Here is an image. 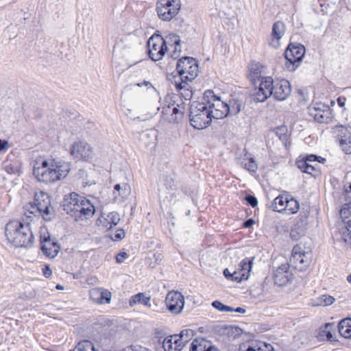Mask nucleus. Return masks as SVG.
I'll list each match as a JSON object with an SVG mask.
<instances>
[{
    "label": "nucleus",
    "mask_w": 351,
    "mask_h": 351,
    "mask_svg": "<svg viewBox=\"0 0 351 351\" xmlns=\"http://www.w3.org/2000/svg\"><path fill=\"white\" fill-rule=\"evenodd\" d=\"M5 236L12 244L17 247H30L34 240L29 223L12 221L5 226Z\"/></svg>",
    "instance_id": "nucleus-1"
},
{
    "label": "nucleus",
    "mask_w": 351,
    "mask_h": 351,
    "mask_svg": "<svg viewBox=\"0 0 351 351\" xmlns=\"http://www.w3.org/2000/svg\"><path fill=\"white\" fill-rule=\"evenodd\" d=\"M137 86H139V87H141L143 86H145L147 89H149V88H153L154 89V87L153 86V85L152 84V83L150 82H148V81H145L144 80L143 82L141 83H138L137 84Z\"/></svg>",
    "instance_id": "nucleus-53"
},
{
    "label": "nucleus",
    "mask_w": 351,
    "mask_h": 351,
    "mask_svg": "<svg viewBox=\"0 0 351 351\" xmlns=\"http://www.w3.org/2000/svg\"><path fill=\"white\" fill-rule=\"evenodd\" d=\"M41 250L49 258H54L60 251L57 242L51 241L46 227H41L40 230Z\"/></svg>",
    "instance_id": "nucleus-13"
},
{
    "label": "nucleus",
    "mask_w": 351,
    "mask_h": 351,
    "mask_svg": "<svg viewBox=\"0 0 351 351\" xmlns=\"http://www.w3.org/2000/svg\"><path fill=\"white\" fill-rule=\"evenodd\" d=\"M125 233L123 229H119L115 233L110 235V238L114 241H119L125 237Z\"/></svg>",
    "instance_id": "nucleus-48"
},
{
    "label": "nucleus",
    "mask_w": 351,
    "mask_h": 351,
    "mask_svg": "<svg viewBox=\"0 0 351 351\" xmlns=\"http://www.w3.org/2000/svg\"><path fill=\"white\" fill-rule=\"evenodd\" d=\"M340 335L346 339H351V318L341 319L338 324Z\"/></svg>",
    "instance_id": "nucleus-33"
},
{
    "label": "nucleus",
    "mask_w": 351,
    "mask_h": 351,
    "mask_svg": "<svg viewBox=\"0 0 351 351\" xmlns=\"http://www.w3.org/2000/svg\"><path fill=\"white\" fill-rule=\"evenodd\" d=\"M345 101H346L345 98L339 97L337 99V103H338L339 106L341 107H343L345 105Z\"/></svg>",
    "instance_id": "nucleus-57"
},
{
    "label": "nucleus",
    "mask_w": 351,
    "mask_h": 351,
    "mask_svg": "<svg viewBox=\"0 0 351 351\" xmlns=\"http://www.w3.org/2000/svg\"><path fill=\"white\" fill-rule=\"evenodd\" d=\"M179 339L182 346L184 348L185 345L191 339L193 335V331L192 330H182L179 335H175Z\"/></svg>",
    "instance_id": "nucleus-40"
},
{
    "label": "nucleus",
    "mask_w": 351,
    "mask_h": 351,
    "mask_svg": "<svg viewBox=\"0 0 351 351\" xmlns=\"http://www.w3.org/2000/svg\"><path fill=\"white\" fill-rule=\"evenodd\" d=\"M131 194V187L129 184L123 182L117 184L112 191V201L114 203H123Z\"/></svg>",
    "instance_id": "nucleus-27"
},
{
    "label": "nucleus",
    "mask_w": 351,
    "mask_h": 351,
    "mask_svg": "<svg viewBox=\"0 0 351 351\" xmlns=\"http://www.w3.org/2000/svg\"><path fill=\"white\" fill-rule=\"evenodd\" d=\"M335 330V325L332 323L326 324L324 329L322 330V335L325 336L326 339L330 341H335V337H333V332Z\"/></svg>",
    "instance_id": "nucleus-38"
},
{
    "label": "nucleus",
    "mask_w": 351,
    "mask_h": 351,
    "mask_svg": "<svg viewBox=\"0 0 351 351\" xmlns=\"http://www.w3.org/2000/svg\"><path fill=\"white\" fill-rule=\"evenodd\" d=\"M186 112V107L183 102L181 104H173L168 105L167 108H163L162 113L167 116L169 122L173 123H180L184 118Z\"/></svg>",
    "instance_id": "nucleus-20"
},
{
    "label": "nucleus",
    "mask_w": 351,
    "mask_h": 351,
    "mask_svg": "<svg viewBox=\"0 0 351 351\" xmlns=\"http://www.w3.org/2000/svg\"><path fill=\"white\" fill-rule=\"evenodd\" d=\"M254 258H245L240 262L238 267L234 270V280L240 282L248 278L252 270Z\"/></svg>",
    "instance_id": "nucleus-24"
},
{
    "label": "nucleus",
    "mask_w": 351,
    "mask_h": 351,
    "mask_svg": "<svg viewBox=\"0 0 351 351\" xmlns=\"http://www.w3.org/2000/svg\"><path fill=\"white\" fill-rule=\"evenodd\" d=\"M176 69L178 73L174 79L193 81L198 73V64L196 60L190 57H184L177 63Z\"/></svg>",
    "instance_id": "nucleus-8"
},
{
    "label": "nucleus",
    "mask_w": 351,
    "mask_h": 351,
    "mask_svg": "<svg viewBox=\"0 0 351 351\" xmlns=\"http://www.w3.org/2000/svg\"><path fill=\"white\" fill-rule=\"evenodd\" d=\"M180 7V0H158L156 11L161 20L169 21L178 14Z\"/></svg>",
    "instance_id": "nucleus-10"
},
{
    "label": "nucleus",
    "mask_w": 351,
    "mask_h": 351,
    "mask_svg": "<svg viewBox=\"0 0 351 351\" xmlns=\"http://www.w3.org/2000/svg\"><path fill=\"white\" fill-rule=\"evenodd\" d=\"M239 350L240 351H274L271 344L262 341L244 343L240 346Z\"/></svg>",
    "instance_id": "nucleus-30"
},
{
    "label": "nucleus",
    "mask_w": 351,
    "mask_h": 351,
    "mask_svg": "<svg viewBox=\"0 0 351 351\" xmlns=\"http://www.w3.org/2000/svg\"><path fill=\"white\" fill-rule=\"evenodd\" d=\"M128 257V255L125 252H121L119 253L116 256V261L117 263H122L124 262L125 260H126Z\"/></svg>",
    "instance_id": "nucleus-49"
},
{
    "label": "nucleus",
    "mask_w": 351,
    "mask_h": 351,
    "mask_svg": "<svg viewBox=\"0 0 351 351\" xmlns=\"http://www.w3.org/2000/svg\"><path fill=\"white\" fill-rule=\"evenodd\" d=\"M181 51L180 43L169 47L167 49L169 56L174 60L178 59L180 56Z\"/></svg>",
    "instance_id": "nucleus-42"
},
{
    "label": "nucleus",
    "mask_w": 351,
    "mask_h": 351,
    "mask_svg": "<svg viewBox=\"0 0 351 351\" xmlns=\"http://www.w3.org/2000/svg\"><path fill=\"white\" fill-rule=\"evenodd\" d=\"M227 107L229 108L228 114H237L241 111V104L238 100L231 99L227 103Z\"/></svg>",
    "instance_id": "nucleus-41"
},
{
    "label": "nucleus",
    "mask_w": 351,
    "mask_h": 351,
    "mask_svg": "<svg viewBox=\"0 0 351 351\" xmlns=\"http://www.w3.org/2000/svg\"><path fill=\"white\" fill-rule=\"evenodd\" d=\"M232 312H237L239 313H245V309L241 308V307H237V308H232Z\"/></svg>",
    "instance_id": "nucleus-58"
},
{
    "label": "nucleus",
    "mask_w": 351,
    "mask_h": 351,
    "mask_svg": "<svg viewBox=\"0 0 351 351\" xmlns=\"http://www.w3.org/2000/svg\"><path fill=\"white\" fill-rule=\"evenodd\" d=\"M150 297L146 296L143 293H138L130 298L129 304L130 306H134L136 304H143L147 307H150Z\"/></svg>",
    "instance_id": "nucleus-34"
},
{
    "label": "nucleus",
    "mask_w": 351,
    "mask_h": 351,
    "mask_svg": "<svg viewBox=\"0 0 351 351\" xmlns=\"http://www.w3.org/2000/svg\"><path fill=\"white\" fill-rule=\"evenodd\" d=\"M63 166L55 160H44L35 162L33 174L36 178L44 183H53L64 178Z\"/></svg>",
    "instance_id": "nucleus-3"
},
{
    "label": "nucleus",
    "mask_w": 351,
    "mask_h": 351,
    "mask_svg": "<svg viewBox=\"0 0 351 351\" xmlns=\"http://www.w3.org/2000/svg\"><path fill=\"white\" fill-rule=\"evenodd\" d=\"M347 281L351 284V274L347 276Z\"/></svg>",
    "instance_id": "nucleus-60"
},
{
    "label": "nucleus",
    "mask_w": 351,
    "mask_h": 351,
    "mask_svg": "<svg viewBox=\"0 0 351 351\" xmlns=\"http://www.w3.org/2000/svg\"><path fill=\"white\" fill-rule=\"evenodd\" d=\"M206 97L208 100L205 104H207L208 110L213 119H221L228 116L229 108L227 107V103L221 97L215 95L211 90L205 92L204 99Z\"/></svg>",
    "instance_id": "nucleus-6"
},
{
    "label": "nucleus",
    "mask_w": 351,
    "mask_h": 351,
    "mask_svg": "<svg viewBox=\"0 0 351 351\" xmlns=\"http://www.w3.org/2000/svg\"><path fill=\"white\" fill-rule=\"evenodd\" d=\"M340 216L343 221L351 220V203L345 204L340 210Z\"/></svg>",
    "instance_id": "nucleus-45"
},
{
    "label": "nucleus",
    "mask_w": 351,
    "mask_h": 351,
    "mask_svg": "<svg viewBox=\"0 0 351 351\" xmlns=\"http://www.w3.org/2000/svg\"><path fill=\"white\" fill-rule=\"evenodd\" d=\"M312 256L310 251H305L302 245L298 244L292 250L291 261L295 267L303 270L308 267Z\"/></svg>",
    "instance_id": "nucleus-11"
},
{
    "label": "nucleus",
    "mask_w": 351,
    "mask_h": 351,
    "mask_svg": "<svg viewBox=\"0 0 351 351\" xmlns=\"http://www.w3.org/2000/svg\"><path fill=\"white\" fill-rule=\"evenodd\" d=\"M149 56L150 58L156 62L161 60L167 52V47L163 45V37L160 35H154L147 42Z\"/></svg>",
    "instance_id": "nucleus-12"
},
{
    "label": "nucleus",
    "mask_w": 351,
    "mask_h": 351,
    "mask_svg": "<svg viewBox=\"0 0 351 351\" xmlns=\"http://www.w3.org/2000/svg\"><path fill=\"white\" fill-rule=\"evenodd\" d=\"M346 226L341 229L340 234L343 241L351 245V220L346 221Z\"/></svg>",
    "instance_id": "nucleus-37"
},
{
    "label": "nucleus",
    "mask_w": 351,
    "mask_h": 351,
    "mask_svg": "<svg viewBox=\"0 0 351 351\" xmlns=\"http://www.w3.org/2000/svg\"><path fill=\"white\" fill-rule=\"evenodd\" d=\"M88 348H90L92 351H95V347L90 341H83L80 342L73 350L70 351H86Z\"/></svg>",
    "instance_id": "nucleus-46"
},
{
    "label": "nucleus",
    "mask_w": 351,
    "mask_h": 351,
    "mask_svg": "<svg viewBox=\"0 0 351 351\" xmlns=\"http://www.w3.org/2000/svg\"><path fill=\"white\" fill-rule=\"evenodd\" d=\"M305 53V49L303 45L290 44L285 51V56L287 60L292 64L295 69V64L300 62Z\"/></svg>",
    "instance_id": "nucleus-22"
},
{
    "label": "nucleus",
    "mask_w": 351,
    "mask_h": 351,
    "mask_svg": "<svg viewBox=\"0 0 351 351\" xmlns=\"http://www.w3.org/2000/svg\"><path fill=\"white\" fill-rule=\"evenodd\" d=\"M69 153L76 161L91 162L95 156V150L92 145L83 140L72 143Z\"/></svg>",
    "instance_id": "nucleus-7"
},
{
    "label": "nucleus",
    "mask_w": 351,
    "mask_h": 351,
    "mask_svg": "<svg viewBox=\"0 0 351 351\" xmlns=\"http://www.w3.org/2000/svg\"><path fill=\"white\" fill-rule=\"evenodd\" d=\"M285 32V25L281 21H277L274 23L271 29V34L268 39L269 45L274 48L278 49L280 45V39L282 38Z\"/></svg>",
    "instance_id": "nucleus-25"
},
{
    "label": "nucleus",
    "mask_w": 351,
    "mask_h": 351,
    "mask_svg": "<svg viewBox=\"0 0 351 351\" xmlns=\"http://www.w3.org/2000/svg\"><path fill=\"white\" fill-rule=\"evenodd\" d=\"M162 348L165 351H180L183 348L182 343L175 335L168 336L163 340Z\"/></svg>",
    "instance_id": "nucleus-31"
},
{
    "label": "nucleus",
    "mask_w": 351,
    "mask_h": 351,
    "mask_svg": "<svg viewBox=\"0 0 351 351\" xmlns=\"http://www.w3.org/2000/svg\"><path fill=\"white\" fill-rule=\"evenodd\" d=\"M254 221L252 219H247V221H245L244 222V226L245 228H250L251 227L253 224H254Z\"/></svg>",
    "instance_id": "nucleus-56"
},
{
    "label": "nucleus",
    "mask_w": 351,
    "mask_h": 351,
    "mask_svg": "<svg viewBox=\"0 0 351 351\" xmlns=\"http://www.w3.org/2000/svg\"><path fill=\"white\" fill-rule=\"evenodd\" d=\"M223 274L226 278L234 280V276H233L234 271L232 273L228 269H225L223 271Z\"/></svg>",
    "instance_id": "nucleus-54"
},
{
    "label": "nucleus",
    "mask_w": 351,
    "mask_h": 351,
    "mask_svg": "<svg viewBox=\"0 0 351 351\" xmlns=\"http://www.w3.org/2000/svg\"><path fill=\"white\" fill-rule=\"evenodd\" d=\"M89 295L92 301L98 304H109L112 298L111 292L102 287L91 289L89 291Z\"/></svg>",
    "instance_id": "nucleus-26"
},
{
    "label": "nucleus",
    "mask_w": 351,
    "mask_h": 351,
    "mask_svg": "<svg viewBox=\"0 0 351 351\" xmlns=\"http://www.w3.org/2000/svg\"><path fill=\"white\" fill-rule=\"evenodd\" d=\"M56 289H58V290H62L64 289V287L62 286V285H56Z\"/></svg>",
    "instance_id": "nucleus-59"
},
{
    "label": "nucleus",
    "mask_w": 351,
    "mask_h": 351,
    "mask_svg": "<svg viewBox=\"0 0 351 351\" xmlns=\"http://www.w3.org/2000/svg\"><path fill=\"white\" fill-rule=\"evenodd\" d=\"M95 208L92 202L84 197L71 193L67 198V214L75 221H84L93 217Z\"/></svg>",
    "instance_id": "nucleus-2"
},
{
    "label": "nucleus",
    "mask_w": 351,
    "mask_h": 351,
    "mask_svg": "<svg viewBox=\"0 0 351 351\" xmlns=\"http://www.w3.org/2000/svg\"><path fill=\"white\" fill-rule=\"evenodd\" d=\"M190 351H219L211 345V343L204 339H195L191 346Z\"/></svg>",
    "instance_id": "nucleus-32"
},
{
    "label": "nucleus",
    "mask_w": 351,
    "mask_h": 351,
    "mask_svg": "<svg viewBox=\"0 0 351 351\" xmlns=\"http://www.w3.org/2000/svg\"><path fill=\"white\" fill-rule=\"evenodd\" d=\"M212 306L221 312H232V307L225 305L218 300L212 302Z\"/></svg>",
    "instance_id": "nucleus-47"
},
{
    "label": "nucleus",
    "mask_w": 351,
    "mask_h": 351,
    "mask_svg": "<svg viewBox=\"0 0 351 351\" xmlns=\"http://www.w3.org/2000/svg\"><path fill=\"white\" fill-rule=\"evenodd\" d=\"M308 229V215L300 214L297 221L291 230L290 236L292 239L298 241L306 234Z\"/></svg>",
    "instance_id": "nucleus-23"
},
{
    "label": "nucleus",
    "mask_w": 351,
    "mask_h": 351,
    "mask_svg": "<svg viewBox=\"0 0 351 351\" xmlns=\"http://www.w3.org/2000/svg\"><path fill=\"white\" fill-rule=\"evenodd\" d=\"M325 160L326 159L321 156L308 155L306 157L304 160L300 161L298 163V166L302 171L315 176L314 173L319 171V166L317 163L312 165L311 162H324Z\"/></svg>",
    "instance_id": "nucleus-21"
},
{
    "label": "nucleus",
    "mask_w": 351,
    "mask_h": 351,
    "mask_svg": "<svg viewBox=\"0 0 351 351\" xmlns=\"http://www.w3.org/2000/svg\"><path fill=\"white\" fill-rule=\"evenodd\" d=\"M23 212L27 218L42 217L45 221L51 220L53 208L49 196L43 191L36 193L34 201L24 205Z\"/></svg>",
    "instance_id": "nucleus-4"
},
{
    "label": "nucleus",
    "mask_w": 351,
    "mask_h": 351,
    "mask_svg": "<svg viewBox=\"0 0 351 351\" xmlns=\"http://www.w3.org/2000/svg\"><path fill=\"white\" fill-rule=\"evenodd\" d=\"M272 95V78L271 77H261L259 86L254 88L252 99L256 102H264Z\"/></svg>",
    "instance_id": "nucleus-16"
},
{
    "label": "nucleus",
    "mask_w": 351,
    "mask_h": 351,
    "mask_svg": "<svg viewBox=\"0 0 351 351\" xmlns=\"http://www.w3.org/2000/svg\"><path fill=\"white\" fill-rule=\"evenodd\" d=\"M212 117L204 102H194L191 106L190 122L195 129L202 130L210 125Z\"/></svg>",
    "instance_id": "nucleus-5"
},
{
    "label": "nucleus",
    "mask_w": 351,
    "mask_h": 351,
    "mask_svg": "<svg viewBox=\"0 0 351 351\" xmlns=\"http://www.w3.org/2000/svg\"><path fill=\"white\" fill-rule=\"evenodd\" d=\"M189 81L174 79L173 84L176 90L180 93L182 97L188 101L192 98L193 91L191 86L188 84Z\"/></svg>",
    "instance_id": "nucleus-29"
},
{
    "label": "nucleus",
    "mask_w": 351,
    "mask_h": 351,
    "mask_svg": "<svg viewBox=\"0 0 351 351\" xmlns=\"http://www.w3.org/2000/svg\"><path fill=\"white\" fill-rule=\"evenodd\" d=\"M291 88L288 80H272V96L278 101L285 100L291 94Z\"/></svg>",
    "instance_id": "nucleus-19"
},
{
    "label": "nucleus",
    "mask_w": 351,
    "mask_h": 351,
    "mask_svg": "<svg viewBox=\"0 0 351 351\" xmlns=\"http://www.w3.org/2000/svg\"><path fill=\"white\" fill-rule=\"evenodd\" d=\"M165 186H167V188H168V189H170L171 190H173L176 189L175 182L171 178H167L165 180Z\"/></svg>",
    "instance_id": "nucleus-52"
},
{
    "label": "nucleus",
    "mask_w": 351,
    "mask_h": 351,
    "mask_svg": "<svg viewBox=\"0 0 351 351\" xmlns=\"http://www.w3.org/2000/svg\"><path fill=\"white\" fill-rule=\"evenodd\" d=\"M293 274L290 270L289 263L280 265L273 273L274 284L278 287L289 285L293 280Z\"/></svg>",
    "instance_id": "nucleus-18"
},
{
    "label": "nucleus",
    "mask_w": 351,
    "mask_h": 351,
    "mask_svg": "<svg viewBox=\"0 0 351 351\" xmlns=\"http://www.w3.org/2000/svg\"><path fill=\"white\" fill-rule=\"evenodd\" d=\"M335 301L334 297L324 294L322 295L314 300L313 305L314 306H327L332 304Z\"/></svg>",
    "instance_id": "nucleus-36"
},
{
    "label": "nucleus",
    "mask_w": 351,
    "mask_h": 351,
    "mask_svg": "<svg viewBox=\"0 0 351 351\" xmlns=\"http://www.w3.org/2000/svg\"><path fill=\"white\" fill-rule=\"evenodd\" d=\"M165 302L168 310L171 313L177 315L184 308V298L180 292L171 291L167 295Z\"/></svg>",
    "instance_id": "nucleus-17"
},
{
    "label": "nucleus",
    "mask_w": 351,
    "mask_h": 351,
    "mask_svg": "<svg viewBox=\"0 0 351 351\" xmlns=\"http://www.w3.org/2000/svg\"><path fill=\"white\" fill-rule=\"evenodd\" d=\"M309 115L320 123H328L332 116L330 107L322 103L313 104L308 107Z\"/></svg>",
    "instance_id": "nucleus-15"
},
{
    "label": "nucleus",
    "mask_w": 351,
    "mask_h": 351,
    "mask_svg": "<svg viewBox=\"0 0 351 351\" xmlns=\"http://www.w3.org/2000/svg\"><path fill=\"white\" fill-rule=\"evenodd\" d=\"M332 134L339 141L342 150L346 154H351V128L337 125L332 128Z\"/></svg>",
    "instance_id": "nucleus-14"
},
{
    "label": "nucleus",
    "mask_w": 351,
    "mask_h": 351,
    "mask_svg": "<svg viewBox=\"0 0 351 351\" xmlns=\"http://www.w3.org/2000/svg\"><path fill=\"white\" fill-rule=\"evenodd\" d=\"M262 66L258 62H252L249 66V76L252 81L259 80L261 76Z\"/></svg>",
    "instance_id": "nucleus-35"
},
{
    "label": "nucleus",
    "mask_w": 351,
    "mask_h": 351,
    "mask_svg": "<svg viewBox=\"0 0 351 351\" xmlns=\"http://www.w3.org/2000/svg\"><path fill=\"white\" fill-rule=\"evenodd\" d=\"M43 272L46 278L50 277L52 273L51 269L48 265H45V267L43 269Z\"/></svg>",
    "instance_id": "nucleus-55"
},
{
    "label": "nucleus",
    "mask_w": 351,
    "mask_h": 351,
    "mask_svg": "<svg viewBox=\"0 0 351 351\" xmlns=\"http://www.w3.org/2000/svg\"><path fill=\"white\" fill-rule=\"evenodd\" d=\"M178 43H180V38L176 34H169L163 38V45L167 47V49L168 47L175 45Z\"/></svg>",
    "instance_id": "nucleus-39"
},
{
    "label": "nucleus",
    "mask_w": 351,
    "mask_h": 351,
    "mask_svg": "<svg viewBox=\"0 0 351 351\" xmlns=\"http://www.w3.org/2000/svg\"><path fill=\"white\" fill-rule=\"evenodd\" d=\"M9 147V143L7 141L0 139V154L6 152Z\"/></svg>",
    "instance_id": "nucleus-51"
},
{
    "label": "nucleus",
    "mask_w": 351,
    "mask_h": 351,
    "mask_svg": "<svg viewBox=\"0 0 351 351\" xmlns=\"http://www.w3.org/2000/svg\"><path fill=\"white\" fill-rule=\"evenodd\" d=\"M120 221V216L117 212L112 211L108 213H102L97 219L99 226L108 230L117 226Z\"/></svg>",
    "instance_id": "nucleus-28"
},
{
    "label": "nucleus",
    "mask_w": 351,
    "mask_h": 351,
    "mask_svg": "<svg viewBox=\"0 0 351 351\" xmlns=\"http://www.w3.org/2000/svg\"><path fill=\"white\" fill-rule=\"evenodd\" d=\"M4 169L8 173L14 175L20 172L21 165L18 162H10L5 165Z\"/></svg>",
    "instance_id": "nucleus-43"
},
{
    "label": "nucleus",
    "mask_w": 351,
    "mask_h": 351,
    "mask_svg": "<svg viewBox=\"0 0 351 351\" xmlns=\"http://www.w3.org/2000/svg\"><path fill=\"white\" fill-rule=\"evenodd\" d=\"M274 211L285 212L287 214H295L300 209L299 202L289 194H282L276 197L271 204Z\"/></svg>",
    "instance_id": "nucleus-9"
},
{
    "label": "nucleus",
    "mask_w": 351,
    "mask_h": 351,
    "mask_svg": "<svg viewBox=\"0 0 351 351\" xmlns=\"http://www.w3.org/2000/svg\"><path fill=\"white\" fill-rule=\"evenodd\" d=\"M242 164L244 168L250 172H255L257 170V164L252 158H244Z\"/></svg>",
    "instance_id": "nucleus-44"
},
{
    "label": "nucleus",
    "mask_w": 351,
    "mask_h": 351,
    "mask_svg": "<svg viewBox=\"0 0 351 351\" xmlns=\"http://www.w3.org/2000/svg\"><path fill=\"white\" fill-rule=\"evenodd\" d=\"M245 200L252 207H255L258 204L257 199L254 196H252V195H247L245 197Z\"/></svg>",
    "instance_id": "nucleus-50"
},
{
    "label": "nucleus",
    "mask_w": 351,
    "mask_h": 351,
    "mask_svg": "<svg viewBox=\"0 0 351 351\" xmlns=\"http://www.w3.org/2000/svg\"><path fill=\"white\" fill-rule=\"evenodd\" d=\"M348 190H347L348 192H351V184L348 186Z\"/></svg>",
    "instance_id": "nucleus-61"
}]
</instances>
